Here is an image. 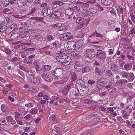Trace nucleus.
<instances>
[{
  "instance_id": "f257e3e1",
  "label": "nucleus",
  "mask_w": 135,
  "mask_h": 135,
  "mask_svg": "<svg viewBox=\"0 0 135 135\" xmlns=\"http://www.w3.org/2000/svg\"><path fill=\"white\" fill-rule=\"evenodd\" d=\"M64 71L63 69L61 68H59L56 69L52 72V75L56 78L61 79L64 75Z\"/></svg>"
},
{
  "instance_id": "f03ea898",
  "label": "nucleus",
  "mask_w": 135,
  "mask_h": 135,
  "mask_svg": "<svg viewBox=\"0 0 135 135\" xmlns=\"http://www.w3.org/2000/svg\"><path fill=\"white\" fill-rule=\"evenodd\" d=\"M41 74L42 78L46 81L50 82L53 80V75L52 73L50 74L42 71Z\"/></svg>"
},
{
  "instance_id": "7ed1b4c3",
  "label": "nucleus",
  "mask_w": 135,
  "mask_h": 135,
  "mask_svg": "<svg viewBox=\"0 0 135 135\" xmlns=\"http://www.w3.org/2000/svg\"><path fill=\"white\" fill-rule=\"evenodd\" d=\"M96 53L95 51L92 49H88L86 51V55L90 59L94 58L95 56Z\"/></svg>"
},
{
  "instance_id": "20e7f679",
  "label": "nucleus",
  "mask_w": 135,
  "mask_h": 135,
  "mask_svg": "<svg viewBox=\"0 0 135 135\" xmlns=\"http://www.w3.org/2000/svg\"><path fill=\"white\" fill-rule=\"evenodd\" d=\"M59 36L62 40H70L72 39L73 36V34L70 32L61 34Z\"/></svg>"
},
{
  "instance_id": "39448f33",
  "label": "nucleus",
  "mask_w": 135,
  "mask_h": 135,
  "mask_svg": "<svg viewBox=\"0 0 135 135\" xmlns=\"http://www.w3.org/2000/svg\"><path fill=\"white\" fill-rule=\"evenodd\" d=\"M53 9L52 8L47 7L45 8H44L42 10V15L44 17L48 16L52 13V11L53 10Z\"/></svg>"
},
{
  "instance_id": "423d86ee",
  "label": "nucleus",
  "mask_w": 135,
  "mask_h": 135,
  "mask_svg": "<svg viewBox=\"0 0 135 135\" xmlns=\"http://www.w3.org/2000/svg\"><path fill=\"white\" fill-rule=\"evenodd\" d=\"M84 81L81 79L78 80L76 82L75 87L77 91L85 86Z\"/></svg>"
},
{
  "instance_id": "0eeeda50",
  "label": "nucleus",
  "mask_w": 135,
  "mask_h": 135,
  "mask_svg": "<svg viewBox=\"0 0 135 135\" xmlns=\"http://www.w3.org/2000/svg\"><path fill=\"white\" fill-rule=\"evenodd\" d=\"M96 55L100 59H104L105 60L106 57L105 52L102 50H98L96 53Z\"/></svg>"
},
{
  "instance_id": "6e6552de",
  "label": "nucleus",
  "mask_w": 135,
  "mask_h": 135,
  "mask_svg": "<svg viewBox=\"0 0 135 135\" xmlns=\"http://www.w3.org/2000/svg\"><path fill=\"white\" fill-rule=\"evenodd\" d=\"M76 46L75 42L73 41H69L67 43V47L69 50H73Z\"/></svg>"
},
{
  "instance_id": "1a4fd4ad",
  "label": "nucleus",
  "mask_w": 135,
  "mask_h": 135,
  "mask_svg": "<svg viewBox=\"0 0 135 135\" xmlns=\"http://www.w3.org/2000/svg\"><path fill=\"white\" fill-rule=\"evenodd\" d=\"M105 81L104 78H101L99 79L96 83L97 86L99 88H102L104 85Z\"/></svg>"
},
{
  "instance_id": "9d476101",
  "label": "nucleus",
  "mask_w": 135,
  "mask_h": 135,
  "mask_svg": "<svg viewBox=\"0 0 135 135\" xmlns=\"http://www.w3.org/2000/svg\"><path fill=\"white\" fill-rule=\"evenodd\" d=\"M112 85V83L110 82L109 84L105 86V88L107 89L106 90L109 93H111L116 90L115 88L113 87H111Z\"/></svg>"
},
{
  "instance_id": "9b49d317",
  "label": "nucleus",
  "mask_w": 135,
  "mask_h": 135,
  "mask_svg": "<svg viewBox=\"0 0 135 135\" xmlns=\"http://www.w3.org/2000/svg\"><path fill=\"white\" fill-rule=\"evenodd\" d=\"M97 10L95 8H90L88 9L86 13L88 16H94L97 13Z\"/></svg>"
},
{
  "instance_id": "f8f14e48",
  "label": "nucleus",
  "mask_w": 135,
  "mask_h": 135,
  "mask_svg": "<svg viewBox=\"0 0 135 135\" xmlns=\"http://www.w3.org/2000/svg\"><path fill=\"white\" fill-rule=\"evenodd\" d=\"M88 88L85 86L84 87L80 89V90L77 91L80 95L83 96L86 94L88 93Z\"/></svg>"
},
{
  "instance_id": "ddd939ff",
  "label": "nucleus",
  "mask_w": 135,
  "mask_h": 135,
  "mask_svg": "<svg viewBox=\"0 0 135 135\" xmlns=\"http://www.w3.org/2000/svg\"><path fill=\"white\" fill-rule=\"evenodd\" d=\"M64 60L62 65L65 66L69 65L71 61L70 57L65 55H64Z\"/></svg>"
},
{
  "instance_id": "4468645a",
  "label": "nucleus",
  "mask_w": 135,
  "mask_h": 135,
  "mask_svg": "<svg viewBox=\"0 0 135 135\" xmlns=\"http://www.w3.org/2000/svg\"><path fill=\"white\" fill-rule=\"evenodd\" d=\"M70 88V85H68L66 86H65L64 89L61 91L62 93L65 96L67 95L68 92L69 91Z\"/></svg>"
},
{
  "instance_id": "2eb2a0df",
  "label": "nucleus",
  "mask_w": 135,
  "mask_h": 135,
  "mask_svg": "<svg viewBox=\"0 0 135 135\" xmlns=\"http://www.w3.org/2000/svg\"><path fill=\"white\" fill-rule=\"evenodd\" d=\"M26 0H17L18 6L19 7H22L25 5Z\"/></svg>"
},
{
  "instance_id": "dca6fc26",
  "label": "nucleus",
  "mask_w": 135,
  "mask_h": 135,
  "mask_svg": "<svg viewBox=\"0 0 135 135\" xmlns=\"http://www.w3.org/2000/svg\"><path fill=\"white\" fill-rule=\"evenodd\" d=\"M65 55H59L58 56H56V58L57 61L61 63L62 65L63 62L64 60V57Z\"/></svg>"
},
{
  "instance_id": "f3484780",
  "label": "nucleus",
  "mask_w": 135,
  "mask_h": 135,
  "mask_svg": "<svg viewBox=\"0 0 135 135\" xmlns=\"http://www.w3.org/2000/svg\"><path fill=\"white\" fill-rule=\"evenodd\" d=\"M80 9V6L79 5L75 6L72 8H69V9L67 10V11H69L70 10V11L75 12H78Z\"/></svg>"
},
{
  "instance_id": "a211bd4d",
  "label": "nucleus",
  "mask_w": 135,
  "mask_h": 135,
  "mask_svg": "<svg viewBox=\"0 0 135 135\" xmlns=\"http://www.w3.org/2000/svg\"><path fill=\"white\" fill-rule=\"evenodd\" d=\"M101 2L104 5L108 6L112 4V0H101Z\"/></svg>"
},
{
  "instance_id": "6ab92c4d",
  "label": "nucleus",
  "mask_w": 135,
  "mask_h": 135,
  "mask_svg": "<svg viewBox=\"0 0 135 135\" xmlns=\"http://www.w3.org/2000/svg\"><path fill=\"white\" fill-rule=\"evenodd\" d=\"M74 71H75L78 72L80 71L82 68L81 65L79 64L76 63L74 66Z\"/></svg>"
},
{
  "instance_id": "aec40b11",
  "label": "nucleus",
  "mask_w": 135,
  "mask_h": 135,
  "mask_svg": "<svg viewBox=\"0 0 135 135\" xmlns=\"http://www.w3.org/2000/svg\"><path fill=\"white\" fill-rule=\"evenodd\" d=\"M51 67L49 65H44L42 66L41 70H42L43 69V70L44 71H43L45 72V71H48L51 69Z\"/></svg>"
},
{
  "instance_id": "412c9836",
  "label": "nucleus",
  "mask_w": 135,
  "mask_h": 135,
  "mask_svg": "<svg viewBox=\"0 0 135 135\" xmlns=\"http://www.w3.org/2000/svg\"><path fill=\"white\" fill-rule=\"evenodd\" d=\"M83 18L81 17H77L76 22L78 25H82L83 24Z\"/></svg>"
},
{
  "instance_id": "4be33fe9",
  "label": "nucleus",
  "mask_w": 135,
  "mask_h": 135,
  "mask_svg": "<svg viewBox=\"0 0 135 135\" xmlns=\"http://www.w3.org/2000/svg\"><path fill=\"white\" fill-rule=\"evenodd\" d=\"M79 52L78 51L75 50L72 51L71 53V54L72 56H73L76 58H78L79 56Z\"/></svg>"
},
{
  "instance_id": "5701e85b",
  "label": "nucleus",
  "mask_w": 135,
  "mask_h": 135,
  "mask_svg": "<svg viewBox=\"0 0 135 135\" xmlns=\"http://www.w3.org/2000/svg\"><path fill=\"white\" fill-rule=\"evenodd\" d=\"M90 71V69L88 66L84 67L82 69V72L83 73H87L89 72Z\"/></svg>"
},
{
  "instance_id": "b1692460",
  "label": "nucleus",
  "mask_w": 135,
  "mask_h": 135,
  "mask_svg": "<svg viewBox=\"0 0 135 135\" xmlns=\"http://www.w3.org/2000/svg\"><path fill=\"white\" fill-rule=\"evenodd\" d=\"M10 38L12 39H15L19 38L18 34L17 32L13 33L11 35Z\"/></svg>"
},
{
  "instance_id": "393cba45",
  "label": "nucleus",
  "mask_w": 135,
  "mask_h": 135,
  "mask_svg": "<svg viewBox=\"0 0 135 135\" xmlns=\"http://www.w3.org/2000/svg\"><path fill=\"white\" fill-rule=\"evenodd\" d=\"M71 75L72 81H74L77 79L78 78L77 76L75 73H72L71 74Z\"/></svg>"
},
{
  "instance_id": "a878e982",
  "label": "nucleus",
  "mask_w": 135,
  "mask_h": 135,
  "mask_svg": "<svg viewBox=\"0 0 135 135\" xmlns=\"http://www.w3.org/2000/svg\"><path fill=\"white\" fill-rule=\"evenodd\" d=\"M84 102L86 103L90 104L93 105L94 104L95 102L93 101H91L89 99H86L84 101Z\"/></svg>"
},
{
  "instance_id": "bb28decb",
  "label": "nucleus",
  "mask_w": 135,
  "mask_h": 135,
  "mask_svg": "<svg viewBox=\"0 0 135 135\" xmlns=\"http://www.w3.org/2000/svg\"><path fill=\"white\" fill-rule=\"evenodd\" d=\"M32 92L36 93L39 90V88L37 86L33 87L30 89Z\"/></svg>"
},
{
  "instance_id": "cd10ccee",
  "label": "nucleus",
  "mask_w": 135,
  "mask_h": 135,
  "mask_svg": "<svg viewBox=\"0 0 135 135\" xmlns=\"http://www.w3.org/2000/svg\"><path fill=\"white\" fill-rule=\"evenodd\" d=\"M76 44L77 45H78V47H81L83 44V42L82 40H80L78 41L75 42Z\"/></svg>"
},
{
  "instance_id": "c85d7f7f",
  "label": "nucleus",
  "mask_w": 135,
  "mask_h": 135,
  "mask_svg": "<svg viewBox=\"0 0 135 135\" xmlns=\"http://www.w3.org/2000/svg\"><path fill=\"white\" fill-rule=\"evenodd\" d=\"M53 12L55 15V17H60L61 13L60 12L57 11Z\"/></svg>"
},
{
  "instance_id": "c756f323",
  "label": "nucleus",
  "mask_w": 135,
  "mask_h": 135,
  "mask_svg": "<svg viewBox=\"0 0 135 135\" xmlns=\"http://www.w3.org/2000/svg\"><path fill=\"white\" fill-rule=\"evenodd\" d=\"M17 27V25L16 24H13L10 26L8 28V30L11 29L12 31H13Z\"/></svg>"
},
{
  "instance_id": "7c9ffc66",
  "label": "nucleus",
  "mask_w": 135,
  "mask_h": 135,
  "mask_svg": "<svg viewBox=\"0 0 135 135\" xmlns=\"http://www.w3.org/2000/svg\"><path fill=\"white\" fill-rule=\"evenodd\" d=\"M111 69L114 71H116L117 70V66L115 64H113L111 65Z\"/></svg>"
},
{
  "instance_id": "2f4dec72",
  "label": "nucleus",
  "mask_w": 135,
  "mask_h": 135,
  "mask_svg": "<svg viewBox=\"0 0 135 135\" xmlns=\"http://www.w3.org/2000/svg\"><path fill=\"white\" fill-rule=\"evenodd\" d=\"M67 28V27L66 26H60V27L58 28L59 31H63L66 30Z\"/></svg>"
},
{
  "instance_id": "473e14b6",
  "label": "nucleus",
  "mask_w": 135,
  "mask_h": 135,
  "mask_svg": "<svg viewBox=\"0 0 135 135\" xmlns=\"http://www.w3.org/2000/svg\"><path fill=\"white\" fill-rule=\"evenodd\" d=\"M62 24L60 23H57L55 24H52L51 26L55 28H57L60 27L62 26Z\"/></svg>"
},
{
  "instance_id": "72a5a7b5",
  "label": "nucleus",
  "mask_w": 135,
  "mask_h": 135,
  "mask_svg": "<svg viewBox=\"0 0 135 135\" xmlns=\"http://www.w3.org/2000/svg\"><path fill=\"white\" fill-rule=\"evenodd\" d=\"M7 29V27L6 26H3L0 27V31L3 32L5 31Z\"/></svg>"
},
{
  "instance_id": "f704fd0d",
  "label": "nucleus",
  "mask_w": 135,
  "mask_h": 135,
  "mask_svg": "<svg viewBox=\"0 0 135 135\" xmlns=\"http://www.w3.org/2000/svg\"><path fill=\"white\" fill-rule=\"evenodd\" d=\"M66 53V50L65 49H61L60 51L58 52V54H61V55H65Z\"/></svg>"
},
{
  "instance_id": "c9c22d12",
  "label": "nucleus",
  "mask_w": 135,
  "mask_h": 135,
  "mask_svg": "<svg viewBox=\"0 0 135 135\" xmlns=\"http://www.w3.org/2000/svg\"><path fill=\"white\" fill-rule=\"evenodd\" d=\"M53 3L60 6H61L63 4V2L59 1H55L53 2Z\"/></svg>"
},
{
  "instance_id": "e433bc0d",
  "label": "nucleus",
  "mask_w": 135,
  "mask_h": 135,
  "mask_svg": "<svg viewBox=\"0 0 135 135\" xmlns=\"http://www.w3.org/2000/svg\"><path fill=\"white\" fill-rule=\"evenodd\" d=\"M26 36V35L25 32H22L21 34L19 35V38H22L25 37Z\"/></svg>"
},
{
  "instance_id": "4c0bfd02",
  "label": "nucleus",
  "mask_w": 135,
  "mask_h": 135,
  "mask_svg": "<svg viewBox=\"0 0 135 135\" xmlns=\"http://www.w3.org/2000/svg\"><path fill=\"white\" fill-rule=\"evenodd\" d=\"M10 4H16L17 3V2L16 0H10L9 2V3Z\"/></svg>"
},
{
  "instance_id": "58836bf2",
  "label": "nucleus",
  "mask_w": 135,
  "mask_h": 135,
  "mask_svg": "<svg viewBox=\"0 0 135 135\" xmlns=\"http://www.w3.org/2000/svg\"><path fill=\"white\" fill-rule=\"evenodd\" d=\"M128 75V73H123L122 75V77L125 78H127Z\"/></svg>"
},
{
  "instance_id": "ea45409f",
  "label": "nucleus",
  "mask_w": 135,
  "mask_h": 135,
  "mask_svg": "<svg viewBox=\"0 0 135 135\" xmlns=\"http://www.w3.org/2000/svg\"><path fill=\"white\" fill-rule=\"evenodd\" d=\"M34 67L35 68L36 71H40L39 69V68H40V66L38 64H36V65H35Z\"/></svg>"
},
{
  "instance_id": "a19ab883",
  "label": "nucleus",
  "mask_w": 135,
  "mask_h": 135,
  "mask_svg": "<svg viewBox=\"0 0 135 135\" xmlns=\"http://www.w3.org/2000/svg\"><path fill=\"white\" fill-rule=\"evenodd\" d=\"M126 56L129 60H133L134 59V57L133 56H130L128 54L126 55Z\"/></svg>"
},
{
  "instance_id": "79ce46f5",
  "label": "nucleus",
  "mask_w": 135,
  "mask_h": 135,
  "mask_svg": "<svg viewBox=\"0 0 135 135\" xmlns=\"http://www.w3.org/2000/svg\"><path fill=\"white\" fill-rule=\"evenodd\" d=\"M107 75L108 76L110 77L112 76V73L110 70H108L107 72Z\"/></svg>"
},
{
  "instance_id": "37998d69",
  "label": "nucleus",
  "mask_w": 135,
  "mask_h": 135,
  "mask_svg": "<svg viewBox=\"0 0 135 135\" xmlns=\"http://www.w3.org/2000/svg\"><path fill=\"white\" fill-rule=\"evenodd\" d=\"M37 11V8H33L30 12H29V14H33L35 12Z\"/></svg>"
},
{
  "instance_id": "c03bdc74",
  "label": "nucleus",
  "mask_w": 135,
  "mask_h": 135,
  "mask_svg": "<svg viewBox=\"0 0 135 135\" xmlns=\"http://www.w3.org/2000/svg\"><path fill=\"white\" fill-rule=\"evenodd\" d=\"M3 6L5 7H7V6L9 4V1L8 0V1H6L2 3Z\"/></svg>"
},
{
  "instance_id": "a18cd8bd",
  "label": "nucleus",
  "mask_w": 135,
  "mask_h": 135,
  "mask_svg": "<svg viewBox=\"0 0 135 135\" xmlns=\"http://www.w3.org/2000/svg\"><path fill=\"white\" fill-rule=\"evenodd\" d=\"M47 38L49 41H50V40L53 39L54 38V37L52 36H51L50 35H47Z\"/></svg>"
},
{
  "instance_id": "49530a36",
  "label": "nucleus",
  "mask_w": 135,
  "mask_h": 135,
  "mask_svg": "<svg viewBox=\"0 0 135 135\" xmlns=\"http://www.w3.org/2000/svg\"><path fill=\"white\" fill-rule=\"evenodd\" d=\"M129 34H134L135 35V29L133 28L129 32Z\"/></svg>"
},
{
  "instance_id": "de8ad7c7",
  "label": "nucleus",
  "mask_w": 135,
  "mask_h": 135,
  "mask_svg": "<svg viewBox=\"0 0 135 135\" xmlns=\"http://www.w3.org/2000/svg\"><path fill=\"white\" fill-rule=\"evenodd\" d=\"M134 74L133 73H132L130 74V79L133 81L134 79Z\"/></svg>"
},
{
  "instance_id": "09e8293b",
  "label": "nucleus",
  "mask_w": 135,
  "mask_h": 135,
  "mask_svg": "<svg viewBox=\"0 0 135 135\" xmlns=\"http://www.w3.org/2000/svg\"><path fill=\"white\" fill-rule=\"evenodd\" d=\"M6 108V107L4 104L2 105L1 107V110L3 112H4L5 109Z\"/></svg>"
},
{
  "instance_id": "8fccbe9b",
  "label": "nucleus",
  "mask_w": 135,
  "mask_h": 135,
  "mask_svg": "<svg viewBox=\"0 0 135 135\" xmlns=\"http://www.w3.org/2000/svg\"><path fill=\"white\" fill-rule=\"evenodd\" d=\"M88 3L90 4L94 3L95 2V0H87Z\"/></svg>"
},
{
  "instance_id": "3c124183",
  "label": "nucleus",
  "mask_w": 135,
  "mask_h": 135,
  "mask_svg": "<svg viewBox=\"0 0 135 135\" xmlns=\"http://www.w3.org/2000/svg\"><path fill=\"white\" fill-rule=\"evenodd\" d=\"M85 35V34L83 32H81L79 34V37H80L81 38H83L84 36Z\"/></svg>"
},
{
  "instance_id": "603ef678",
  "label": "nucleus",
  "mask_w": 135,
  "mask_h": 135,
  "mask_svg": "<svg viewBox=\"0 0 135 135\" xmlns=\"http://www.w3.org/2000/svg\"><path fill=\"white\" fill-rule=\"evenodd\" d=\"M122 116L123 118L126 119H128V117L126 113H123L122 115Z\"/></svg>"
},
{
  "instance_id": "864d4df0",
  "label": "nucleus",
  "mask_w": 135,
  "mask_h": 135,
  "mask_svg": "<svg viewBox=\"0 0 135 135\" xmlns=\"http://www.w3.org/2000/svg\"><path fill=\"white\" fill-rule=\"evenodd\" d=\"M25 105L26 107H28L30 108H31L33 107L32 104L31 103H29L28 104H26Z\"/></svg>"
},
{
  "instance_id": "5fc2aeb1",
  "label": "nucleus",
  "mask_w": 135,
  "mask_h": 135,
  "mask_svg": "<svg viewBox=\"0 0 135 135\" xmlns=\"http://www.w3.org/2000/svg\"><path fill=\"white\" fill-rule=\"evenodd\" d=\"M130 66V65L129 64H126L124 66V68L126 70L128 69Z\"/></svg>"
},
{
  "instance_id": "6e6d98bb",
  "label": "nucleus",
  "mask_w": 135,
  "mask_h": 135,
  "mask_svg": "<svg viewBox=\"0 0 135 135\" xmlns=\"http://www.w3.org/2000/svg\"><path fill=\"white\" fill-rule=\"evenodd\" d=\"M37 110L36 109H33L31 111L30 113L32 114H36Z\"/></svg>"
},
{
  "instance_id": "4d7b16f0",
  "label": "nucleus",
  "mask_w": 135,
  "mask_h": 135,
  "mask_svg": "<svg viewBox=\"0 0 135 135\" xmlns=\"http://www.w3.org/2000/svg\"><path fill=\"white\" fill-rule=\"evenodd\" d=\"M118 7L119 9V11L120 13L122 14H123V11L124 10L123 8L121 7H120L119 6Z\"/></svg>"
},
{
  "instance_id": "13d9d810",
  "label": "nucleus",
  "mask_w": 135,
  "mask_h": 135,
  "mask_svg": "<svg viewBox=\"0 0 135 135\" xmlns=\"http://www.w3.org/2000/svg\"><path fill=\"white\" fill-rule=\"evenodd\" d=\"M38 79H37L36 78H34L32 80V82L33 83H36L37 82V81L38 80Z\"/></svg>"
},
{
  "instance_id": "bf43d9fd",
  "label": "nucleus",
  "mask_w": 135,
  "mask_h": 135,
  "mask_svg": "<svg viewBox=\"0 0 135 135\" xmlns=\"http://www.w3.org/2000/svg\"><path fill=\"white\" fill-rule=\"evenodd\" d=\"M26 42H27V43H25L24 45H31V44L30 43L31 42V40H26Z\"/></svg>"
},
{
  "instance_id": "052dcab7",
  "label": "nucleus",
  "mask_w": 135,
  "mask_h": 135,
  "mask_svg": "<svg viewBox=\"0 0 135 135\" xmlns=\"http://www.w3.org/2000/svg\"><path fill=\"white\" fill-rule=\"evenodd\" d=\"M119 83L120 85H123V86H122V87H121V88H123L124 87V84L123 83H122V80L119 82Z\"/></svg>"
},
{
  "instance_id": "680f3d73",
  "label": "nucleus",
  "mask_w": 135,
  "mask_h": 135,
  "mask_svg": "<svg viewBox=\"0 0 135 135\" xmlns=\"http://www.w3.org/2000/svg\"><path fill=\"white\" fill-rule=\"evenodd\" d=\"M4 51L7 54H9L11 52V51L9 49H5Z\"/></svg>"
},
{
  "instance_id": "e2e57ef3",
  "label": "nucleus",
  "mask_w": 135,
  "mask_h": 135,
  "mask_svg": "<svg viewBox=\"0 0 135 135\" xmlns=\"http://www.w3.org/2000/svg\"><path fill=\"white\" fill-rule=\"evenodd\" d=\"M60 129L58 127H56L55 128V131L57 133H58L60 132Z\"/></svg>"
},
{
  "instance_id": "0e129e2a",
  "label": "nucleus",
  "mask_w": 135,
  "mask_h": 135,
  "mask_svg": "<svg viewBox=\"0 0 135 135\" xmlns=\"http://www.w3.org/2000/svg\"><path fill=\"white\" fill-rule=\"evenodd\" d=\"M94 35H95L97 37H99L101 38H102L103 37V35H102L98 33H96Z\"/></svg>"
},
{
  "instance_id": "69168bd1",
  "label": "nucleus",
  "mask_w": 135,
  "mask_h": 135,
  "mask_svg": "<svg viewBox=\"0 0 135 135\" xmlns=\"http://www.w3.org/2000/svg\"><path fill=\"white\" fill-rule=\"evenodd\" d=\"M91 131L90 130H89L88 131H87L84 133H83V134H82L80 135H85V134H89L91 132Z\"/></svg>"
},
{
  "instance_id": "338daca9",
  "label": "nucleus",
  "mask_w": 135,
  "mask_h": 135,
  "mask_svg": "<svg viewBox=\"0 0 135 135\" xmlns=\"http://www.w3.org/2000/svg\"><path fill=\"white\" fill-rule=\"evenodd\" d=\"M88 83L89 84H94L95 83L94 81L93 80H89L88 81Z\"/></svg>"
},
{
  "instance_id": "774afa93",
  "label": "nucleus",
  "mask_w": 135,
  "mask_h": 135,
  "mask_svg": "<svg viewBox=\"0 0 135 135\" xmlns=\"http://www.w3.org/2000/svg\"><path fill=\"white\" fill-rule=\"evenodd\" d=\"M110 12L112 13L114 15H115L116 14V11L114 9H112L110 11Z\"/></svg>"
}]
</instances>
